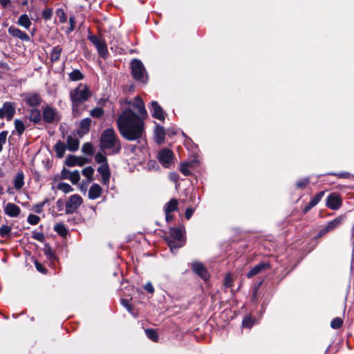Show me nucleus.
I'll use <instances>...</instances> for the list:
<instances>
[{"mask_svg":"<svg viewBox=\"0 0 354 354\" xmlns=\"http://www.w3.org/2000/svg\"><path fill=\"white\" fill-rule=\"evenodd\" d=\"M143 119L131 109L123 110L116 120L120 135L127 140L139 142L145 135Z\"/></svg>","mask_w":354,"mask_h":354,"instance_id":"1","label":"nucleus"},{"mask_svg":"<svg viewBox=\"0 0 354 354\" xmlns=\"http://www.w3.org/2000/svg\"><path fill=\"white\" fill-rule=\"evenodd\" d=\"M100 149L108 155H115L122 149L120 140L113 128H107L100 136Z\"/></svg>","mask_w":354,"mask_h":354,"instance_id":"2","label":"nucleus"},{"mask_svg":"<svg viewBox=\"0 0 354 354\" xmlns=\"http://www.w3.org/2000/svg\"><path fill=\"white\" fill-rule=\"evenodd\" d=\"M88 88L82 84L79 85L70 92L73 110L77 109L83 102L87 101L89 97Z\"/></svg>","mask_w":354,"mask_h":354,"instance_id":"3","label":"nucleus"},{"mask_svg":"<svg viewBox=\"0 0 354 354\" xmlns=\"http://www.w3.org/2000/svg\"><path fill=\"white\" fill-rule=\"evenodd\" d=\"M165 240L173 252L174 250L181 248L185 244L183 229L180 227H171L169 235L165 236Z\"/></svg>","mask_w":354,"mask_h":354,"instance_id":"4","label":"nucleus"},{"mask_svg":"<svg viewBox=\"0 0 354 354\" xmlns=\"http://www.w3.org/2000/svg\"><path fill=\"white\" fill-rule=\"evenodd\" d=\"M131 73L133 78L138 82L146 84L148 75L143 63L138 59H133L131 62Z\"/></svg>","mask_w":354,"mask_h":354,"instance_id":"5","label":"nucleus"},{"mask_svg":"<svg viewBox=\"0 0 354 354\" xmlns=\"http://www.w3.org/2000/svg\"><path fill=\"white\" fill-rule=\"evenodd\" d=\"M88 39L94 45L96 48L97 53L100 57L106 59L108 58L109 53L105 40L100 37L95 35H89Z\"/></svg>","mask_w":354,"mask_h":354,"instance_id":"6","label":"nucleus"},{"mask_svg":"<svg viewBox=\"0 0 354 354\" xmlns=\"http://www.w3.org/2000/svg\"><path fill=\"white\" fill-rule=\"evenodd\" d=\"M346 218V216L345 214H342L333 220L329 221L325 227L319 230L318 236H322L324 234L337 228L345 221Z\"/></svg>","mask_w":354,"mask_h":354,"instance_id":"7","label":"nucleus"},{"mask_svg":"<svg viewBox=\"0 0 354 354\" xmlns=\"http://www.w3.org/2000/svg\"><path fill=\"white\" fill-rule=\"evenodd\" d=\"M158 159L164 167L169 168L174 164V153L169 149L165 148L159 152Z\"/></svg>","mask_w":354,"mask_h":354,"instance_id":"8","label":"nucleus"},{"mask_svg":"<svg viewBox=\"0 0 354 354\" xmlns=\"http://www.w3.org/2000/svg\"><path fill=\"white\" fill-rule=\"evenodd\" d=\"M83 200L78 194H73L71 196L66 203V214H73L80 207L82 204Z\"/></svg>","mask_w":354,"mask_h":354,"instance_id":"9","label":"nucleus"},{"mask_svg":"<svg viewBox=\"0 0 354 354\" xmlns=\"http://www.w3.org/2000/svg\"><path fill=\"white\" fill-rule=\"evenodd\" d=\"M23 100L26 104L32 108H38L42 102V98L39 93H28L23 96Z\"/></svg>","mask_w":354,"mask_h":354,"instance_id":"10","label":"nucleus"},{"mask_svg":"<svg viewBox=\"0 0 354 354\" xmlns=\"http://www.w3.org/2000/svg\"><path fill=\"white\" fill-rule=\"evenodd\" d=\"M342 205V197L338 193L333 192L330 194L326 200V205L332 210L339 209Z\"/></svg>","mask_w":354,"mask_h":354,"instance_id":"11","label":"nucleus"},{"mask_svg":"<svg viewBox=\"0 0 354 354\" xmlns=\"http://www.w3.org/2000/svg\"><path fill=\"white\" fill-rule=\"evenodd\" d=\"M193 272L197 274L201 279L207 281L209 279V273L205 266L200 261H196L191 265Z\"/></svg>","mask_w":354,"mask_h":354,"instance_id":"12","label":"nucleus"},{"mask_svg":"<svg viewBox=\"0 0 354 354\" xmlns=\"http://www.w3.org/2000/svg\"><path fill=\"white\" fill-rule=\"evenodd\" d=\"M149 109L153 118L161 121L165 119L166 113L156 101L151 102Z\"/></svg>","mask_w":354,"mask_h":354,"instance_id":"13","label":"nucleus"},{"mask_svg":"<svg viewBox=\"0 0 354 354\" xmlns=\"http://www.w3.org/2000/svg\"><path fill=\"white\" fill-rule=\"evenodd\" d=\"M57 110L49 105L43 108L42 117L45 122L51 124L55 121L57 115Z\"/></svg>","mask_w":354,"mask_h":354,"instance_id":"14","label":"nucleus"},{"mask_svg":"<svg viewBox=\"0 0 354 354\" xmlns=\"http://www.w3.org/2000/svg\"><path fill=\"white\" fill-rule=\"evenodd\" d=\"M8 33L14 37L18 38L21 41H30V37L25 32L21 31L15 26H10L8 29Z\"/></svg>","mask_w":354,"mask_h":354,"instance_id":"15","label":"nucleus"},{"mask_svg":"<svg viewBox=\"0 0 354 354\" xmlns=\"http://www.w3.org/2000/svg\"><path fill=\"white\" fill-rule=\"evenodd\" d=\"M98 173L102 176V183L103 185H108L109 183L111 172L108 164L101 165L97 168Z\"/></svg>","mask_w":354,"mask_h":354,"instance_id":"16","label":"nucleus"},{"mask_svg":"<svg viewBox=\"0 0 354 354\" xmlns=\"http://www.w3.org/2000/svg\"><path fill=\"white\" fill-rule=\"evenodd\" d=\"M4 212L10 217H17L21 212V209L17 205L12 203H8L4 207Z\"/></svg>","mask_w":354,"mask_h":354,"instance_id":"17","label":"nucleus"},{"mask_svg":"<svg viewBox=\"0 0 354 354\" xmlns=\"http://www.w3.org/2000/svg\"><path fill=\"white\" fill-rule=\"evenodd\" d=\"M165 130L164 127L160 124H156L154 129V140L157 144H162L165 141Z\"/></svg>","mask_w":354,"mask_h":354,"instance_id":"18","label":"nucleus"},{"mask_svg":"<svg viewBox=\"0 0 354 354\" xmlns=\"http://www.w3.org/2000/svg\"><path fill=\"white\" fill-rule=\"evenodd\" d=\"M133 107L138 109V113L140 114V117L145 118L147 115V112L145 109V104L142 100L139 97L136 96L134 99V102H133Z\"/></svg>","mask_w":354,"mask_h":354,"instance_id":"19","label":"nucleus"},{"mask_svg":"<svg viewBox=\"0 0 354 354\" xmlns=\"http://www.w3.org/2000/svg\"><path fill=\"white\" fill-rule=\"evenodd\" d=\"M91 122L92 120L89 118H86L80 121L77 131L80 136H83L89 131Z\"/></svg>","mask_w":354,"mask_h":354,"instance_id":"20","label":"nucleus"},{"mask_svg":"<svg viewBox=\"0 0 354 354\" xmlns=\"http://www.w3.org/2000/svg\"><path fill=\"white\" fill-rule=\"evenodd\" d=\"M3 109H4L7 120H11L15 114V104L13 102H6L3 104Z\"/></svg>","mask_w":354,"mask_h":354,"instance_id":"21","label":"nucleus"},{"mask_svg":"<svg viewBox=\"0 0 354 354\" xmlns=\"http://www.w3.org/2000/svg\"><path fill=\"white\" fill-rule=\"evenodd\" d=\"M80 142L75 136L69 135L66 138V147L70 151H76L79 149Z\"/></svg>","mask_w":354,"mask_h":354,"instance_id":"22","label":"nucleus"},{"mask_svg":"<svg viewBox=\"0 0 354 354\" xmlns=\"http://www.w3.org/2000/svg\"><path fill=\"white\" fill-rule=\"evenodd\" d=\"M102 189L98 184H93L88 190V198L95 200L102 195Z\"/></svg>","mask_w":354,"mask_h":354,"instance_id":"23","label":"nucleus"},{"mask_svg":"<svg viewBox=\"0 0 354 354\" xmlns=\"http://www.w3.org/2000/svg\"><path fill=\"white\" fill-rule=\"evenodd\" d=\"M28 119L34 124H39L41 122V111L38 108H32L29 111Z\"/></svg>","mask_w":354,"mask_h":354,"instance_id":"24","label":"nucleus"},{"mask_svg":"<svg viewBox=\"0 0 354 354\" xmlns=\"http://www.w3.org/2000/svg\"><path fill=\"white\" fill-rule=\"evenodd\" d=\"M270 265L267 263H260L252 268L247 274L248 278H251L254 275L259 274L261 271L269 268Z\"/></svg>","mask_w":354,"mask_h":354,"instance_id":"25","label":"nucleus"},{"mask_svg":"<svg viewBox=\"0 0 354 354\" xmlns=\"http://www.w3.org/2000/svg\"><path fill=\"white\" fill-rule=\"evenodd\" d=\"M66 149L67 147L64 142H62L61 140L57 141L54 146V150L56 153V156L58 158H63Z\"/></svg>","mask_w":354,"mask_h":354,"instance_id":"26","label":"nucleus"},{"mask_svg":"<svg viewBox=\"0 0 354 354\" xmlns=\"http://www.w3.org/2000/svg\"><path fill=\"white\" fill-rule=\"evenodd\" d=\"M13 183L15 188L17 190H19L23 187L24 185V174L22 171L17 172L13 180Z\"/></svg>","mask_w":354,"mask_h":354,"instance_id":"27","label":"nucleus"},{"mask_svg":"<svg viewBox=\"0 0 354 354\" xmlns=\"http://www.w3.org/2000/svg\"><path fill=\"white\" fill-rule=\"evenodd\" d=\"M62 52V48L60 46H56L53 48L50 53V59L53 63L57 62Z\"/></svg>","mask_w":354,"mask_h":354,"instance_id":"28","label":"nucleus"},{"mask_svg":"<svg viewBox=\"0 0 354 354\" xmlns=\"http://www.w3.org/2000/svg\"><path fill=\"white\" fill-rule=\"evenodd\" d=\"M178 209V201L175 198H171L164 206L165 213L174 212Z\"/></svg>","mask_w":354,"mask_h":354,"instance_id":"29","label":"nucleus"},{"mask_svg":"<svg viewBox=\"0 0 354 354\" xmlns=\"http://www.w3.org/2000/svg\"><path fill=\"white\" fill-rule=\"evenodd\" d=\"M17 23L26 29H28L31 25V21L26 14L21 15L19 17Z\"/></svg>","mask_w":354,"mask_h":354,"instance_id":"30","label":"nucleus"},{"mask_svg":"<svg viewBox=\"0 0 354 354\" xmlns=\"http://www.w3.org/2000/svg\"><path fill=\"white\" fill-rule=\"evenodd\" d=\"M44 253L49 260L55 261L57 259V257H56V255H55L54 251L53 250L51 247L48 244H46L44 245Z\"/></svg>","mask_w":354,"mask_h":354,"instance_id":"31","label":"nucleus"},{"mask_svg":"<svg viewBox=\"0 0 354 354\" xmlns=\"http://www.w3.org/2000/svg\"><path fill=\"white\" fill-rule=\"evenodd\" d=\"M145 332L149 339L152 340L154 342H157L158 341L159 336L156 330L152 328H147L145 329Z\"/></svg>","mask_w":354,"mask_h":354,"instance_id":"32","label":"nucleus"},{"mask_svg":"<svg viewBox=\"0 0 354 354\" xmlns=\"http://www.w3.org/2000/svg\"><path fill=\"white\" fill-rule=\"evenodd\" d=\"M69 78L72 81H79L84 79V75L78 69H75L69 74Z\"/></svg>","mask_w":354,"mask_h":354,"instance_id":"33","label":"nucleus"},{"mask_svg":"<svg viewBox=\"0 0 354 354\" xmlns=\"http://www.w3.org/2000/svg\"><path fill=\"white\" fill-rule=\"evenodd\" d=\"M15 128L19 136H21L25 131V124L24 122L19 119H15L14 121Z\"/></svg>","mask_w":354,"mask_h":354,"instance_id":"34","label":"nucleus"},{"mask_svg":"<svg viewBox=\"0 0 354 354\" xmlns=\"http://www.w3.org/2000/svg\"><path fill=\"white\" fill-rule=\"evenodd\" d=\"M83 176L87 178L88 182H91L93 180V173H94V169L91 167H86L84 169H83L82 171Z\"/></svg>","mask_w":354,"mask_h":354,"instance_id":"35","label":"nucleus"},{"mask_svg":"<svg viewBox=\"0 0 354 354\" xmlns=\"http://www.w3.org/2000/svg\"><path fill=\"white\" fill-rule=\"evenodd\" d=\"M82 151L88 156H92L94 153L93 146L91 142H86L82 147Z\"/></svg>","mask_w":354,"mask_h":354,"instance_id":"36","label":"nucleus"},{"mask_svg":"<svg viewBox=\"0 0 354 354\" xmlns=\"http://www.w3.org/2000/svg\"><path fill=\"white\" fill-rule=\"evenodd\" d=\"M66 165L68 167H73L77 165H82V163H78V158L73 155H68L66 159Z\"/></svg>","mask_w":354,"mask_h":354,"instance_id":"37","label":"nucleus"},{"mask_svg":"<svg viewBox=\"0 0 354 354\" xmlns=\"http://www.w3.org/2000/svg\"><path fill=\"white\" fill-rule=\"evenodd\" d=\"M54 230L60 236H65L68 233V230L65 225L62 223L56 224L54 227Z\"/></svg>","mask_w":354,"mask_h":354,"instance_id":"38","label":"nucleus"},{"mask_svg":"<svg viewBox=\"0 0 354 354\" xmlns=\"http://www.w3.org/2000/svg\"><path fill=\"white\" fill-rule=\"evenodd\" d=\"M12 228L8 225H2L0 227V236L2 238H9L10 236Z\"/></svg>","mask_w":354,"mask_h":354,"instance_id":"39","label":"nucleus"},{"mask_svg":"<svg viewBox=\"0 0 354 354\" xmlns=\"http://www.w3.org/2000/svg\"><path fill=\"white\" fill-rule=\"evenodd\" d=\"M255 323V319L252 316H246L242 321V326L250 328Z\"/></svg>","mask_w":354,"mask_h":354,"instance_id":"40","label":"nucleus"},{"mask_svg":"<svg viewBox=\"0 0 354 354\" xmlns=\"http://www.w3.org/2000/svg\"><path fill=\"white\" fill-rule=\"evenodd\" d=\"M57 189L64 193H69L73 190V187L68 183H59L57 186Z\"/></svg>","mask_w":354,"mask_h":354,"instance_id":"41","label":"nucleus"},{"mask_svg":"<svg viewBox=\"0 0 354 354\" xmlns=\"http://www.w3.org/2000/svg\"><path fill=\"white\" fill-rule=\"evenodd\" d=\"M91 116L96 118H100L104 115V110L101 107H95L90 111Z\"/></svg>","mask_w":354,"mask_h":354,"instance_id":"42","label":"nucleus"},{"mask_svg":"<svg viewBox=\"0 0 354 354\" xmlns=\"http://www.w3.org/2000/svg\"><path fill=\"white\" fill-rule=\"evenodd\" d=\"M192 162H183L180 166V172L185 176H189L191 174V171L188 169V167L192 166Z\"/></svg>","mask_w":354,"mask_h":354,"instance_id":"43","label":"nucleus"},{"mask_svg":"<svg viewBox=\"0 0 354 354\" xmlns=\"http://www.w3.org/2000/svg\"><path fill=\"white\" fill-rule=\"evenodd\" d=\"M68 179L73 184H77L80 179V174L78 170H75L71 171Z\"/></svg>","mask_w":354,"mask_h":354,"instance_id":"44","label":"nucleus"},{"mask_svg":"<svg viewBox=\"0 0 354 354\" xmlns=\"http://www.w3.org/2000/svg\"><path fill=\"white\" fill-rule=\"evenodd\" d=\"M324 196V192L322 191L318 192L315 194V196H313L310 200V202L313 204V205L316 206L319 202L322 200L323 196Z\"/></svg>","mask_w":354,"mask_h":354,"instance_id":"45","label":"nucleus"},{"mask_svg":"<svg viewBox=\"0 0 354 354\" xmlns=\"http://www.w3.org/2000/svg\"><path fill=\"white\" fill-rule=\"evenodd\" d=\"M48 200L46 198L44 201L35 204L32 207V210L37 214H40L42 212L43 207L48 203Z\"/></svg>","mask_w":354,"mask_h":354,"instance_id":"46","label":"nucleus"},{"mask_svg":"<svg viewBox=\"0 0 354 354\" xmlns=\"http://www.w3.org/2000/svg\"><path fill=\"white\" fill-rule=\"evenodd\" d=\"M95 160L99 164H102V165L108 164L107 163V158L106 157L105 155L102 154L100 152H98L96 153V155L95 156Z\"/></svg>","mask_w":354,"mask_h":354,"instance_id":"47","label":"nucleus"},{"mask_svg":"<svg viewBox=\"0 0 354 354\" xmlns=\"http://www.w3.org/2000/svg\"><path fill=\"white\" fill-rule=\"evenodd\" d=\"M343 324V321L340 317H335L330 322L331 328L334 329L339 328Z\"/></svg>","mask_w":354,"mask_h":354,"instance_id":"48","label":"nucleus"},{"mask_svg":"<svg viewBox=\"0 0 354 354\" xmlns=\"http://www.w3.org/2000/svg\"><path fill=\"white\" fill-rule=\"evenodd\" d=\"M326 175H332L337 176L339 178H348L351 176V174L347 171H342V172H330L327 173Z\"/></svg>","mask_w":354,"mask_h":354,"instance_id":"49","label":"nucleus"},{"mask_svg":"<svg viewBox=\"0 0 354 354\" xmlns=\"http://www.w3.org/2000/svg\"><path fill=\"white\" fill-rule=\"evenodd\" d=\"M40 218L38 216L32 214H29L27 218L28 223L33 225L38 224Z\"/></svg>","mask_w":354,"mask_h":354,"instance_id":"50","label":"nucleus"},{"mask_svg":"<svg viewBox=\"0 0 354 354\" xmlns=\"http://www.w3.org/2000/svg\"><path fill=\"white\" fill-rule=\"evenodd\" d=\"M310 182V178L308 177L299 179L296 183V186L297 188L301 189L305 187Z\"/></svg>","mask_w":354,"mask_h":354,"instance_id":"51","label":"nucleus"},{"mask_svg":"<svg viewBox=\"0 0 354 354\" xmlns=\"http://www.w3.org/2000/svg\"><path fill=\"white\" fill-rule=\"evenodd\" d=\"M232 281H233L232 275L230 273L227 274L224 279L223 284H224L225 287V288L232 287Z\"/></svg>","mask_w":354,"mask_h":354,"instance_id":"52","label":"nucleus"},{"mask_svg":"<svg viewBox=\"0 0 354 354\" xmlns=\"http://www.w3.org/2000/svg\"><path fill=\"white\" fill-rule=\"evenodd\" d=\"M32 237L37 240V241H39L40 242H42L44 241V234L42 233V232H37V231H34L32 232Z\"/></svg>","mask_w":354,"mask_h":354,"instance_id":"53","label":"nucleus"},{"mask_svg":"<svg viewBox=\"0 0 354 354\" xmlns=\"http://www.w3.org/2000/svg\"><path fill=\"white\" fill-rule=\"evenodd\" d=\"M147 167L150 170H157L159 169L158 162L154 160H150L147 162Z\"/></svg>","mask_w":354,"mask_h":354,"instance_id":"54","label":"nucleus"},{"mask_svg":"<svg viewBox=\"0 0 354 354\" xmlns=\"http://www.w3.org/2000/svg\"><path fill=\"white\" fill-rule=\"evenodd\" d=\"M53 15V10L52 9H46L43 10L42 17L45 19H50Z\"/></svg>","mask_w":354,"mask_h":354,"instance_id":"55","label":"nucleus"},{"mask_svg":"<svg viewBox=\"0 0 354 354\" xmlns=\"http://www.w3.org/2000/svg\"><path fill=\"white\" fill-rule=\"evenodd\" d=\"M57 15L59 16L60 23H65L66 21V15L62 10H59L57 11Z\"/></svg>","mask_w":354,"mask_h":354,"instance_id":"56","label":"nucleus"},{"mask_svg":"<svg viewBox=\"0 0 354 354\" xmlns=\"http://www.w3.org/2000/svg\"><path fill=\"white\" fill-rule=\"evenodd\" d=\"M70 27L68 28L67 32H71L75 29V19L74 17H70L69 18Z\"/></svg>","mask_w":354,"mask_h":354,"instance_id":"57","label":"nucleus"},{"mask_svg":"<svg viewBox=\"0 0 354 354\" xmlns=\"http://www.w3.org/2000/svg\"><path fill=\"white\" fill-rule=\"evenodd\" d=\"M144 289L151 294H153L154 292L153 286L152 283L149 281L145 285Z\"/></svg>","mask_w":354,"mask_h":354,"instance_id":"58","label":"nucleus"},{"mask_svg":"<svg viewBox=\"0 0 354 354\" xmlns=\"http://www.w3.org/2000/svg\"><path fill=\"white\" fill-rule=\"evenodd\" d=\"M121 304L127 308V310L131 313V310H132V307L129 304V301L127 299H121Z\"/></svg>","mask_w":354,"mask_h":354,"instance_id":"59","label":"nucleus"},{"mask_svg":"<svg viewBox=\"0 0 354 354\" xmlns=\"http://www.w3.org/2000/svg\"><path fill=\"white\" fill-rule=\"evenodd\" d=\"M8 136V131H3L0 133V143L1 144H5L6 142Z\"/></svg>","mask_w":354,"mask_h":354,"instance_id":"60","label":"nucleus"},{"mask_svg":"<svg viewBox=\"0 0 354 354\" xmlns=\"http://www.w3.org/2000/svg\"><path fill=\"white\" fill-rule=\"evenodd\" d=\"M71 171L68 169L64 168L61 172V176L63 179H68Z\"/></svg>","mask_w":354,"mask_h":354,"instance_id":"61","label":"nucleus"},{"mask_svg":"<svg viewBox=\"0 0 354 354\" xmlns=\"http://www.w3.org/2000/svg\"><path fill=\"white\" fill-rule=\"evenodd\" d=\"M194 212V209L190 208V207L187 208L186 210H185V218L187 219H189L192 217V216L193 215Z\"/></svg>","mask_w":354,"mask_h":354,"instance_id":"62","label":"nucleus"},{"mask_svg":"<svg viewBox=\"0 0 354 354\" xmlns=\"http://www.w3.org/2000/svg\"><path fill=\"white\" fill-rule=\"evenodd\" d=\"M35 266H36L37 270L39 272H40L41 273H46V270L42 266L41 264H40L37 261L35 262Z\"/></svg>","mask_w":354,"mask_h":354,"instance_id":"63","label":"nucleus"},{"mask_svg":"<svg viewBox=\"0 0 354 354\" xmlns=\"http://www.w3.org/2000/svg\"><path fill=\"white\" fill-rule=\"evenodd\" d=\"M315 206L313 205V204L309 201V203L304 207L303 212L304 213H307L308 211H310Z\"/></svg>","mask_w":354,"mask_h":354,"instance_id":"64","label":"nucleus"}]
</instances>
